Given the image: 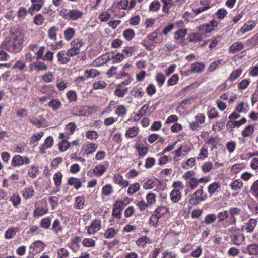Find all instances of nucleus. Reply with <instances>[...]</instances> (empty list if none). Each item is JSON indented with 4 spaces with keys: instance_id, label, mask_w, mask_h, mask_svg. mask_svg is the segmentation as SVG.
<instances>
[{
    "instance_id": "obj_1",
    "label": "nucleus",
    "mask_w": 258,
    "mask_h": 258,
    "mask_svg": "<svg viewBox=\"0 0 258 258\" xmlns=\"http://www.w3.org/2000/svg\"><path fill=\"white\" fill-rule=\"evenodd\" d=\"M23 39L21 37H16L8 42L6 45V50L15 53L21 51L22 48Z\"/></svg>"
},
{
    "instance_id": "obj_2",
    "label": "nucleus",
    "mask_w": 258,
    "mask_h": 258,
    "mask_svg": "<svg viewBox=\"0 0 258 258\" xmlns=\"http://www.w3.org/2000/svg\"><path fill=\"white\" fill-rule=\"evenodd\" d=\"M60 13L65 19L74 21L81 18L83 15V13L78 9L69 10L67 9H63Z\"/></svg>"
},
{
    "instance_id": "obj_3",
    "label": "nucleus",
    "mask_w": 258,
    "mask_h": 258,
    "mask_svg": "<svg viewBox=\"0 0 258 258\" xmlns=\"http://www.w3.org/2000/svg\"><path fill=\"white\" fill-rule=\"evenodd\" d=\"M189 203L192 205H198L199 202L207 199V194L204 193L202 188L197 190L195 193L190 195Z\"/></svg>"
},
{
    "instance_id": "obj_4",
    "label": "nucleus",
    "mask_w": 258,
    "mask_h": 258,
    "mask_svg": "<svg viewBox=\"0 0 258 258\" xmlns=\"http://www.w3.org/2000/svg\"><path fill=\"white\" fill-rule=\"evenodd\" d=\"M30 163V159L26 156H21L20 155L15 156L12 161V165L14 167L27 165Z\"/></svg>"
},
{
    "instance_id": "obj_5",
    "label": "nucleus",
    "mask_w": 258,
    "mask_h": 258,
    "mask_svg": "<svg viewBox=\"0 0 258 258\" xmlns=\"http://www.w3.org/2000/svg\"><path fill=\"white\" fill-rule=\"evenodd\" d=\"M124 202L122 201H117L114 204L112 215L118 219L121 218V211L124 207Z\"/></svg>"
},
{
    "instance_id": "obj_6",
    "label": "nucleus",
    "mask_w": 258,
    "mask_h": 258,
    "mask_svg": "<svg viewBox=\"0 0 258 258\" xmlns=\"http://www.w3.org/2000/svg\"><path fill=\"white\" fill-rule=\"evenodd\" d=\"M101 221L99 220L95 219L92 222L89 226L86 228L87 229V233L89 234H92L97 232L100 229Z\"/></svg>"
},
{
    "instance_id": "obj_7",
    "label": "nucleus",
    "mask_w": 258,
    "mask_h": 258,
    "mask_svg": "<svg viewBox=\"0 0 258 258\" xmlns=\"http://www.w3.org/2000/svg\"><path fill=\"white\" fill-rule=\"evenodd\" d=\"M54 143L53 138L52 136L48 137L44 141V144L40 148L39 152L41 154L46 153L45 150L47 148H51Z\"/></svg>"
},
{
    "instance_id": "obj_8",
    "label": "nucleus",
    "mask_w": 258,
    "mask_h": 258,
    "mask_svg": "<svg viewBox=\"0 0 258 258\" xmlns=\"http://www.w3.org/2000/svg\"><path fill=\"white\" fill-rule=\"evenodd\" d=\"M109 166V163L108 162H105L103 165L100 164L95 167L93 169V173L96 176H101L106 171V169Z\"/></svg>"
},
{
    "instance_id": "obj_9",
    "label": "nucleus",
    "mask_w": 258,
    "mask_h": 258,
    "mask_svg": "<svg viewBox=\"0 0 258 258\" xmlns=\"http://www.w3.org/2000/svg\"><path fill=\"white\" fill-rule=\"evenodd\" d=\"M114 182L123 188L126 187L129 185V181L123 179V176L119 174H115L113 176Z\"/></svg>"
},
{
    "instance_id": "obj_10",
    "label": "nucleus",
    "mask_w": 258,
    "mask_h": 258,
    "mask_svg": "<svg viewBox=\"0 0 258 258\" xmlns=\"http://www.w3.org/2000/svg\"><path fill=\"white\" fill-rule=\"evenodd\" d=\"M85 108L82 106H77L72 108L71 110V113L73 115L76 116H86L87 112L85 110Z\"/></svg>"
},
{
    "instance_id": "obj_11",
    "label": "nucleus",
    "mask_w": 258,
    "mask_h": 258,
    "mask_svg": "<svg viewBox=\"0 0 258 258\" xmlns=\"http://www.w3.org/2000/svg\"><path fill=\"white\" fill-rule=\"evenodd\" d=\"M62 174L60 172H57L54 175L53 180L54 181L55 185L56 186V190L53 192L56 193L60 191V186L62 183Z\"/></svg>"
},
{
    "instance_id": "obj_12",
    "label": "nucleus",
    "mask_w": 258,
    "mask_h": 258,
    "mask_svg": "<svg viewBox=\"0 0 258 258\" xmlns=\"http://www.w3.org/2000/svg\"><path fill=\"white\" fill-rule=\"evenodd\" d=\"M57 57L58 61L60 64H66L70 60V57L67 55V53L65 51H61L58 52L57 54Z\"/></svg>"
},
{
    "instance_id": "obj_13",
    "label": "nucleus",
    "mask_w": 258,
    "mask_h": 258,
    "mask_svg": "<svg viewBox=\"0 0 258 258\" xmlns=\"http://www.w3.org/2000/svg\"><path fill=\"white\" fill-rule=\"evenodd\" d=\"M151 243V240L147 236L142 237L136 241V244L142 248H144L147 244H150Z\"/></svg>"
},
{
    "instance_id": "obj_14",
    "label": "nucleus",
    "mask_w": 258,
    "mask_h": 258,
    "mask_svg": "<svg viewBox=\"0 0 258 258\" xmlns=\"http://www.w3.org/2000/svg\"><path fill=\"white\" fill-rule=\"evenodd\" d=\"M170 197L171 200L173 202L176 203L180 200L181 197V193L179 190L174 189L171 192Z\"/></svg>"
},
{
    "instance_id": "obj_15",
    "label": "nucleus",
    "mask_w": 258,
    "mask_h": 258,
    "mask_svg": "<svg viewBox=\"0 0 258 258\" xmlns=\"http://www.w3.org/2000/svg\"><path fill=\"white\" fill-rule=\"evenodd\" d=\"M48 105L49 107L52 108V109L56 111L59 109L62 106L61 102L58 99H51L48 103Z\"/></svg>"
},
{
    "instance_id": "obj_16",
    "label": "nucleus",
    "mask_w": 258,
    "mask_h": 258,
    "mask_svg": "<svg viewBox=\"0 0 258 258\" xmlns=\"http://www.w3.org/2000/svg\"><path fill=\"white\" fill-rule=\"evenodd\" d=\"M68 184L73 186L76 190H78L81 187L82 183L79 179L72 177L68 179Z\"/></svg>"
},
{
    "instance_id": "obj_17",
    "label": "nucleus",
    "mask_w": 258,
    "mask_h": 258,
    "mask_svg": "<svg viewBox=\"0 0 258 258\" xmlns=\"http://www.w3.org/2000/svg\"><path fill=\"white\" fill-rule=\"evenodd\" d=\"M205 68V64L203 62H196L191 65V70L194 73H201Z\"/></svg>"
},
{
    "instance_id": "obj_18",
    "label": "nucleus",
    "mask_w": 258,
    "mask_h": 258,
    "mask_svg": "<svg viewBox=\"0 0 258 258\" xmlns=\"http://www.w3.org/2000/svg\"><path fill=\"white\" fill-rule=\"evenodd\" d=\"M84 146H86L85 152L87 155L92 154L97 148V145L95 143H87Z\"/></svg>"
},
{
    "instance_id": "obj_19",
    "label": "nucleus",
    "mask_w": 258,
    "mask_h": 258,
    "mask_svg": "<svg viewBox=\"0 0 258 258\" xmlns=\"http://www.w3.org/2000/svg\"><path fill=\"white\" fill-rule=\"evenodd\" d=\"M135 31L132 29H126L123 32V37L127 41L132 40L135 37Z\"/></svg>"
},
{
    "instance_id": "obj_20",
    "label": "nucleus",
    "mask_w": 258,
    "mask_h": 258,
    "mask_svg": "<svg viewBox=\"0 0 258 258\" xmlns=\"http://www.w3.org/2000/svg\"><path fill=\"white\" fill-rule=\"evenodd\" d=\"M19 231V227H15L8 229L5 233L6 238L7 239L12 238L16 235V233Z\"/></svg>"
},
{
    "instance_id": "obj_21",
    "label": "nucleus",
    "mask_w": 258,
    "mask_h": 258,
    "mask_svg": "<svg viewBox=\"0 0 258 258\" xmlns=\"http://www.w3.org/2000/svg\"><path fill=\"white\" fill-rule=\"evenodd\" d=\"M99 74V72L95 69L87 70L84 72V76L86 78H95Z\"/></svg>"
},
{
    "instance_id": "obj_22",
    "label": "nucleus",
    "mask_w": 258,
    "mask_h": 258,
    "mask_svg": "<svg viewBox=\"0 0 258 258\" xmlns=\"http://www.w3.org/2000/svg\"><path fill=\"white\" fill-rule=\"evenodd\" d=\"M51 229L57 234L62 232V228L60 225V222L58 219H56L54 221Z\"/></svg>"
},
{
    "instance_id": "obj_23",
    "label": "nucleus",
    "mask_w": 258,
    "mask_h": 258,
    "mask_svg": "<svg viewBox=\"0 0 258 258\" xmlns=\"http://www.w3.org/2000/svg\"><path fill=\"white\" fill-rule=\"evenodd\" d=\"M117 232L118 231L117 230L114 229L113 228H110L105 231L104 236L107 239L112 238Z\"/></svg>"
},
{
    "instance_id": "obj_24",
    "label": "nucleus",
    "mask_w": 258,
    "mask_h": 258,
    "mask_svg": "<svg viewBox=\"0 0 258 258\" xmlns=\"http://www.w3.org/2000/svg\"><path fill=\"white\" fill-rule=\"evenodd\" d=\"M244 252L248 253L250 254H258V245L256 244L249 245Z\"/></svg>"
},
{
    "instance_id": "obj_25",
    "label": "nucleus",
    "mask_w": 258,
    "mask_h": 258,
    "mask_svg": "<svg viewBox=\"0 0 258 258\" xmlns=\"http://www.w3.org/2000/svg\"><path fill=\"white\" fill-rule=\"evenodd\" d=\"M115 112L119 116H124L126 114L127 109L124 105H120L117 106Z\"/></svg>"
},
{
    "instance_id": "obj_26",
    "label": "nucleus",
    "mask_w": 258,
    "mask_h": 258,
    "mask_svg": "<svg viewBox=\"0 0 258 258\" xmlns=\"http://www.w3.org/2000/svg\"><path fill=\"white\" fill-rule=\"evenodd\" d=\"M136 147L140 156L144 157L148 152V148L147 147L144 146L143 145H137Z\"/></svg>"
},
{
    "instance_id": "obj_27",
    "label": "nucleus",
    "mask_w": 258,
    "mask_h": 258,
    "mask_svg": "<svg viewBox=\"0 0 258 258\" xmlns=\"http://www.w3.org/2000/svg\"><path fill=\"white\" fill-rule=\"evenodd\" d=\"M75 30L73 28H69L64 32V36L66 40H70L75 35Z\"/></svg>"
},
{
    "instance_id": "obj_28",
    "label": "nucleus",
    "mask_w": 258,
    "mask_h": 258,
    "mask_svg": "<svg viewBox=\"0 0 258 258\" xmlns=\"http://www.w3.org/2000/svg\"><path fill=\"white\" fill-rule=\"evenodd\" d=\"M167 211L168 209L165 207H159L156 209L153 214L160 218L164 214L167 212Z\"/></svg>"
},
{
    "instance_id": "obj_29",
    "label": "nucleus",
    "mask_w": 258,
    "mask_h": 258,
    "mask_svg": "<svg viewBox=\"0 0 258 258\" xmlns=\"http://www.w3.org/2000/svg\"><path fill=\"white\" fill-rule=\"evenodd\" d=\"M139 132L138 127H133L126 131L125 136L128 138H133L135 137Z\"/></svg>"
},
{
    "instance_id": "obj_30",
    "label": "nucleus",
    "mask_w": 258,
    "mask_h": 258,
    "mask_svg": "<svg viewBox=\"0 0 258 258\" xmlns=\"http://www.w3.org/2000/svg\"><path fill=\"white\" fill-rule=\"evenodd\" d=\"M242 49V43L240 42L234 43L231 45L230 48V52L232 53H235Z\"/></svg>"
},
{
    "instance_id": "obj_31",
    "label": "nucleus",
    "mask_w": 258,
    "mask_h": 258,
    "mask_svg": "<svg viewBox=\"0 0 258 258\" xmlns=\"http://www.w3.org/2000/svg\"><path fill=\"white\" fill-rule=\"evenodd\" d=\"M140 188V186L138 183H135L130 185L129 187L127 193L130 195H132L139 191Z\"/></svg>"
},
{
    "instance_id": "obj_32",
    "label": "nucleus",
    "mask_w": 258,
    "mask_h": 258,
    "mask_svg": "<svg viewBox=\"0 0 258 258\" xmlns=\"http://www.w3.org/2000/svg\"><path fill=\"white\" fill-rule=\"evenodd\" d=\"M10 200L15 207H17L20 203L21 199L18 194L15 193L11 196Z\"/></svg>"
},
{
    "instance_id": "obj_33",
    "label": "nucleus",
    "mask_w": 258,
    "mask_h": 258,
    "mask_svg": "<svg viewBox=\"0 0 258 258\" xmlns=\"http://www.w3.org/2000/svg\"><path fill=\"white\" fill-rule=\"evenodd\" d=\"M220 187V184L217 182H214L209 185L208 188V192L211 195L215 193L218 189Z\"/></svg>"
},
{
    "instance_id": "obj_34",
    "label": "nucleus",
    "mask_w": 258,
    "mask_h": 258,
    "mask_svg": "<svg viewBox=\"0 0 258 258\" xmlns=\"http://www.w3.org/2000/svg\"><path fill=\"white\" fill-rule=\"evenodd\" d=\"M39 167L35 166H32L28 172V175L32 178H35L38 175Z\"/></svg>"
},
{
    "instance_id": "obj_35",
    "label": "nucleus",
    "mask_w": 258,
    "mask_h": 258,
    "mask_svg": "<svg viewBox=\"0 0 258 258\" xmlns=\"http://www.w3.org/2000/svg\"><path fill=\"white\" fill-rule=\"evenodd\" d=\"M83 45V42L81 40L76 39L73 40L71 42V46L74 49L78 51L79 53L80 51V48Z\"/></svg>"
},
{
    "instance_id": "obj_36",
    "label": "nucleus",
    "mask_w": 258,
    "mask_h": 258,
    "mask_svg": "<svg viewBox=\"0 0 258 258\" xmlns=\"http://www.w3.org/2000/svg\"><path fill=\"white\" fill-rule=\"evenodd\" d=\"M70 146L71 143L70 142H69L67 140H63L59 144V149L61 152H64L69 148H70Z\"/></svg>"
},
{
    "instance_id": "obj_37",
    "label": "nucleus",
    "mask_w": 258,
    "mask_h": 258,
    "mask_svg": "<svg viewBox=\"0 0 258 258\" xmlns=\"http://www.w3.org/2000/svg\"><path fill=\"white\" fill-rule=\"evenodd\" d=\"M255 26V22L253 21H248L245 23L243 26V33L249 31L252 29Z\"/></svg>"
},
{
    "instance_id": "obj_38",
    "label": "nucleus",
    "mask_w": 258,
    "mask_h": 258,
    "mask_svg": "<svg viewBox=\"0 0 258 258\" xmlns=\"http://www.w3.org/2000/svg\"><path fill=\"white\" fill-rule=\"evenodd\" d=\"M217 216L214 214H208L205 218L204 223L206 224H210L214 223L216 219Z\"/></svg>"
},
{
    "instance_id": "obj_39",
    "label": "nucleus",
    "mask_w": 258,
    "mask_h": 258,
    "mask_svg": "<svg viewBox=\"0 0 258 258\" xmlns=\"http://www.w3.org/2000/svg\"><path fill=\"white\" fill-rule=\"evenodd\" d=\"M195 164V158H190L188 159L185 162L182 164V167L184 169H187L188 167H192Z\"/></svg>"
},
{
    "instance_id": "obj_40",
    "label": "nucleus",
    "mask_w": 258,
    "mask_h": 258,
    "mask_svg": "<svg viewBox=\"0 0 258 258\" xmlns=\"http://www.w3.org/2000/svg\"><path fill=\"white\" fill-rule=\"evenodd\" d=\"M156 81L159 83V86L161 87L165 80V77L162 73H158L155 76Z\"/></svg>"
},
{
    "instance_id": "obj_41",
    "label": "nucleus",
    "mask_w": 258,
    "mask_h": 258,
    "mask_svg": "<svg viewBox=\"0 0 258 258\" xmlns=\"http://www.w3.org/2000/svg\"><path fill=\"white\" fill-rule=\"evenodd\" d=\"M256 221L254 219H251L249 223L246 224L245 230L247 232H251L256 225Z\"/></svg>"
},
{
    "instance_id": "obj_42",
    "label": "nucleus",
    "mask_w": 258,
    "mask_h": 258,
    "mask_svg": "<svg viewBox=\"0 0 258 258\" xmlns=\"http://www.w3.org/2000/svg\"><path fill=\"white\" fill-rule=\"evenodd\" d=\"M160 8V4L157 0L154 1L149 6V10L151 11L157 12Z\"/></svg>"
},
{
    "instance_id": "obj_43",
    "label": "nucleus",
    "mask_w": 258,
    "mask_h": 258,
    "mask_svg": "<svg viewBox=\"0 0 258 258\" xmlns=\"http://www.w3.org/2000/svg\"><path fill=\"white\" fill-rule=\"evenodd\" d=\"M67 97L70 102L77 100V93L75 91L71 90L67 93Z\"/></svg>"
},
{
    "instance_id": "obj_44",
    "label": "nucleus",
    "mask_w": 258,
    "mask_h": 258,
    "mask_svg": "<svg viewBox=\"0 0 258 258\" xmlns=\"http://www.w3.org/2000/svg\"><path fill=\"white\" fill-rule=\"evenodd\" d=\"M187 34L186 29H179L178 31H176L175 33V38L176 39H182L184 38Z\"/></svg>"
},
{
    "instance_id": "obj_45",
    "label": "nucleus",
    "mask_w": 258,
    "mask_h": 258,
    "mask_svg": "<svg viewBox=\"0 0 258 258\" xmlns=\"http://www.w3.org/2000/svg\"><path fill=\"white\" fill-rule=\"evenodd\" d=\"M113 192L112 186L111 184H108L103 187L102 192L103 195L108 196Z\"/></svg>"
},
{
    "instance_id": "obj_46",
    "label": "nucleus",
    "mask_w": 258,
    "mask_h": 258,
    "mask_svg": "<svg viewBox=\"0 0 258 258\" xmlns=\"http://www.w3.org/2000/svg\"><path fill=\"white\" fill-rule=\"evenodd\" d=\"M34 67L38 71H45L47 70V66L43 62H36L33 63Z\"/></svg>"
},
{
    "instance_id": "obj_47",
    "label": "nucleus",
    "mask_w": 258,
    "mask_h": 258,
    "mask_svg": "<svg viewBox=\"0 0 258 258\" xmlns=\"http://www.w3.org/2000/svg\"><path fill=\"white\" fill-rule=\"evenodd\" d=\"M111 14L107 11L102 12L99 15V19L101 22H106L110 18Z\"/></svg>"
},
{
    "instance_id": "obj_48",
    "label": "nucleus",
    "mask_w": 258,
    "mask_h": 258,
    "mask_svg": "<svg viewBox=\"0 0 258 258\" xmlns=\"http://www.w3.org/2000/svg\"><path fill=\"white\" fill-rule=\"evenodd\" d=\"M29 121L35 126L38 128L46 127V125H43V122L37 118H30Z\"/></svg>"
},
{
    "instance_id": "obj_49",
    "label": "nucleus",
    "mask_w": 258,
    "mask_h": 258,
    "mask_svg": "<svg viewBox=\"0 0 258 258\" xmlns=\"http://www.w3.org/2000/svg\"><path fill=\"white\" fill-rule=\"evenodd\" d=\"M51 223V221L50 218H43L41 221V226L44 229H48Z\"/></svg>"
},
{
    "instance_id": "obj_50",
    "label": "nucleus",
    "mask_w": 258,
    "mask_h": 258,
    "mask_svg": "<svg viewBox=\"0 0 258 258\" xmlns=\"http://www.w3.org/2000/svg\"><path fill=\"white\" fill-rule=\"evenodd\" d=\"M58 29L55 27L53 26L51 27L48 31V35L49 37L51 39H55L56 38V33L58 31Z\"/></svg>"
},
{
    "instance_id": "obj_51",
    "label": "nucleus",
    "mask_w": 258,
    "mask_h": 258,
    "mask_svg": "<svg viewBox=\"0 0 258 258\" xmlns=\"http://www.w3.org/2000/svg\"><path fill=\"white\" fill-rule=\"evenodd\" d=\"M136 51V49L133 46H127L123 48L122 52L128 56H131Z\"/></svg>"
},
{
    "instance_id": "obj_52",
    "label": "nucleus",
    "mask_w": 258,
    "mask_h": 258,
    "mask_svg": "<svg viewBox=\"0 0 258 258\" xmlns=\"http://www.w3.org/2000/svg\"><path fill=\"white\" fill-rule=\"evenodd\" d=\"M34 192L32 188H26L23 190V195L24 197L29 199L33 196Z\"/></svg>"
},
{
    "instance_id": "obj_53",
    "label": "nucleus",
    "mask_w": 258,
    "mask_h": 258,
    "mask_svg": "<svg viewBox=\"0 0 258 258\" xmlns=\"http://www.w3.org/2000/svg\"><path fill=\"white\" fill-rule=\"evenodd\" d=\"M85 199L82 197H77L76 198V207L78 209H82L84 207Z\"/></svg>"
},
{
    "instance_id": "obj_54",
    "label": "nucleus",
    "mask_w": 258,
    "mask_h": 258,
    "mask_svg": "<svg viewBox=\"0 0 258 258\" xmlns=\"http://www.w3.org/2000/svg\"><path fill=\"white\" fill-rule=\"evenodd\" d=\"M83 244L84 246L87 247H94L95 245V242L91 238H85L83 241Z\"/></svg>"
},
{
    "instance_id": "obj_55",
    "label": "nucleus",
    "mask_w": 258,
    "mask_h": 258,
    "mask_svg": "<svg viewBox=\"0 0 258 258\" xmlns=\"http://www.w3.org/2000/svg\"><path fill=\"white\" fill-rule=\"evenodd\" d=\"M106 86V83L103 81H99L95 82L93 84V88L95 90L103 89Z\"/></svg>"
},
{
    "instance_id": "obj_56",
    "label": "nucleus",
    "mask_w": 258,
    "mask_h": 258,
    "mask_svg": "<svg viewBox=\"0 0 258 258\" xmlns=\"http://www.w3.org/2000/svg\"><path fill=\"white\" fill-rule=\"evenodd\" d=\"M254 131L253 127L250 125L247 126L244 130H243V137L250 136Z\"/></svg>"
},
{
    "instance_id": "obj_57",
    "label": "nucleus",
    "mask_w": 258,
    "mask_h": 258,
    "mask_svg": "<svg viewBox=\"0 0 258 258\" xmlns=\"http://www.w3.org/2000/svg\"><path fill=\"white\" fill-rule=\"evenodd\" d=\"M202 36L198 33H192L189 36V41L190 42H198L202 40Z\"/></svg>"
},
{
    "instance_id": "obj_58",
    "label": "nucleus",
    "mask_w": 258,
    "mask_h": 258,
    "mask_svg": "<svg viewBox=\"0 0 258 258\" xmlns=\"http://www.w3.org/2000/svg\"><path fill=\"white\" fill-rule=\"evenodd\" d=\"M154 185H155L154 181L152 179H150L147 180L144 183L143 188L145 189H152L154 187Z\"/></svg>"
},
{
    "instance_id": "obj_59",
    "label": "nucleus",
    "mask_w": 258,
    "mask_h": 258,
    "mask_svg": "<svg viewBox=\"0 0 258 258\" xmlns=\"http://www.w3.org/2000/svg\"><path fill=\"white\" fill-rule=\"evenodd\" d=\"M146 200L149 205L153 204L156 202V195L153 193H149L146 196Z\"/></svg>"
},
{
    "instance_id": "obj_60",
    "label": "nucleus",
    "mask_w": 258,
    "mask_h": 258,
    "mask_svg": "<svg viewBox=\"0 0 258 258\" xmlns=\"http://www.w3.org/2000/svg\"><path fill=\"white\" fill-rule=\"evenodd\" d=\"M155 163V160L153 157H148L147 158L145 164V167L146 168H152Z\"/></svg>"
},
{
    "instance_id": "obj_61",
    "label": "nucleus",
    "mask_w": 258,
    "mask_h": 258,
    "mask_svg": "<svg viewBox=\"0 0 258 258\" xmlns=\"http://www.w3.org/2000/svg\"><path fill=\"white\" fill-rule=\"evenodd\" d=\"M241 69H237L234 72H233L230 77L228 78V80H230V81H233L235 79H236L241 74Z\"/></svg>"
},
{
    "instance_id": "obj_62",
    "label": "nucleus",
    "mask_w": 258,
    "mask_h": 258,
    "mask_svg": "<svg viewBox=\"0 0 258 258\" xmlns=\"http://www.w3.org/2000/svg\"><path fill=\"white\" fill-rule=\"evenodd\" d=\"M76 128V125L74 122L69 123L66 126V130L68 135L73 134Z\"/></svg>"
},
{
    "instance_id": "obj_63",
    "label": "nucleus",
    "mask_w": 258,
    "mask_h": 258,
    "mask_svg": "<svg viewBox=\"0 0 258 258\" xmlns=\"http://www.w3.org/2000/svg\"><path fill=\"white\" fill-rule=\"evenodd\" d=\"M159 219L156 215L153 214L149 220L150 224L154 227H156Z\"/></svg>"
},
{
    "instance_id": "obj_64",
    "label": "nucleus",
    "mask_w": 258,
    "mask_h": 258,
    "mask_svg": "<svg viewBox=\"0 0 258 258\" xmlns=\"http://www.w3.org/2000/svg\"><path fill=\"white\" fill-rule=\"evenodd\" d=\"M213 165L211 162H207L202 166V171L204 173L209 172L212 168Z\"/></svg>"
}]
</instances>
